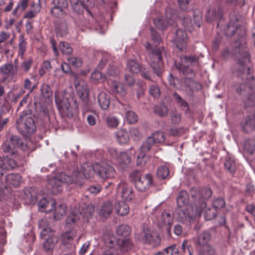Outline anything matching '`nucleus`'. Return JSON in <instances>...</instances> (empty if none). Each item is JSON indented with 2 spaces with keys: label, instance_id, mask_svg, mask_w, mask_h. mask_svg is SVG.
I'll return each mask as SVG.
<instances>
[{
  "label": "nucleus",
  "instance_id": "f257e3e1",
  "mask_svg": "<svg viewBox=\"0 0 255 255\" xmlns=\"http://www.w3.org/2000/svg\"><path fill=\"white\" fill-rule=\"evenodd\" d=\"M232 53L237 61L234 66V74L238 77H247L246 82L241 84L237 88L236 91L239 94L247 96L245 102L246 107L253 106L255 105V78L250 75L247 63L250 61V57L242 36L239 42L235 44Z\"/></svg>",
  "mask_w": 255,
  "mask_h": 255
},
{
  "label": "nucleus",
  "instance_id": "864d4df0",
  "mask_svg": "<svg viewBox=\"0 0 255 255\" xmlns=\"http://www.w3.org/2000/svg\"><path fill=\"white\" fill-rule=\"evenodd\" d=\"M245 150L250 154H253L255 150V141L254 140L249 139L244 143Z\"/></svg>",
  "mask_w": 255,
  "mask_h": 255
},
{
  "label": "nucleus",
  "instance_id": "7ed1b4c3",
  "mask_svg": "<svg viewBox=\"0 0 255 255\" xmlns=\"http://www.w3.org/2000/svg\"><path fill=\"white\" fill-rule=\"evenodd\" d=\"M207 204L202 202L200 208L197 207L196 202L195 204L192 203L188 207H177L175 213L176 218L181 222L188 221L191 223L196 217L201 216Z\"/></svg>",
  "mask_w": 255,
  "mask_h": 255
},
{
  "label": "nucleus",
  "instance_id": "a878e982",
  "mask_svg": "<svg viewBox=\"0 0 255 255\" xmlns=\"http://www.w3.org/2000/svg\"><path fill=\"white\" fill-rule=\"evenodd\" d=\"M242 127L243 130L246 132L255 130V115L247 117Z\"/></svg>",
  "mask_w": 255,
  "mask_h": 255
},
{
  "label": "nucleus",
  "instance_id": "0e129e2a",
  "mask_svg": "<svg viewBox=\"0 0 255 255\" xmlns=\"http://www.w3.org/2000/svg\"><path fill=\"white\" fill-rule=\"evenodd\" d=\"M155 112L160 117H165L167 115V109L164 106H159L155 107Z\"/></svg>",
  "mask_w": 255,
  "mask_h": 255
},
{
  "label": "nucleus",
  "instance_id": "c756f323",
  "mask_svg": "<svg viewBox=\"0 0 255 255\" xmlns=\"http://www.w3.org/2000/svg\"><path fill=\"white\" fill-rule=\"evenodd\" d=\"M57 242L58 239L56 236L49 237L43 243V248L46 252H51Z\"/></svg>",
  "mask_w": 255,
  "mask_h": 255
},
{
  "label": "nucleus",
  "instance_id": "a19ab883",
  "mask_svg": "<svg viewBox=\"0 0 255 255\" xmlns=\"http://www.w3.org/2000/svg\"><path fill=\"white\" fill-rule=\"evenodd\" d=\"M211 236L210 234L207 232H204L201 234L197 239V243L201 246H207L208 243L210 240Z\"/></svg>",
  "mask_w": 255,
  "mask_h": 255
},
{
  "label": "nucleus",
  "instance_id": "a211bd4d",
  "mask_svg": "<svg viewBox=\"0 0 255 255\" xmlns=\"http://www.w3.org/2000/svg\"><path fill=\"white\" fill-rule=\"evenodd\" d=\"M152 184V176L150 174L143 176L135 183V187L140 192H145L148 190Z\"/></svg>",
  "mask_w": 255,
  "mask_h": 255
},
{
  "label": "nucleus",
  "instance_id": "6e6d98bb",
  "mask_svg": "<svg viewBox=\"0 0 255 255\" xmlns=\"http://www.w3.org/2000/svg\"><path fill=\"white\" fill-rule=\"evenodd\" d=\"M214 249L210 245L202 247L199 252V255H214Z\"/></svg>",
  "mask_w": 255,
  "mask_h": 255
},
{
  "label": "nucleus",
  "instance_id": "13d9d810",
  "mask_svg": "<svg viewBox=\"0 0 255 255\" xmlns=\"http://www.w3.org/2000/svg\"><path fill=\"white\" fill-rule=\"evenodd\" d=\"M40 91L42 96L46 98H49L52 95V91L49 86L47 84L42 85Z\"/></svg>",
  "mask_w": 255,
  "mask_h": 255
},
{
  "label": "nucleus",
  "instance_id": "7c9ffc66",
  "mask_svg": "<svg viewBox=\"0 0 255 255\" xmlns=\"http://www.w3.org/2000/svg\"><path fill=\"white\" fill-rule=\"evenodd\" d=\"M116 136L117 140L121 144H126L129 140L128 133L124 129H121L117 131Z\"/></svg>",
  "mask_w": 255,
  "mask_h": 255
},
{
  "label": "nucleus",
  "instance_id": "de8ad7c7",
  "mask_svg": "<svg viewBox=\"0 0 255 255\" xmlns=\"http://www.w3.org/2000/svg\"><path fill=\"white\" fill-rule=\"evenodd\" d=\"M224 166L225 168L231 173H234L236 171V163L234 160L230 157L226 158Z\"/></svg>",
  "mask_w": 255,
  "mask_h": 255
},
{
  "label": "nucleus",
  "instance_id": "0eeeda50",
  "mask_svg": "<svg viewBox=\"0 0 255 255\" xmlns=\"http://www.w3.org/2000/svg\"><path fill=\"white\" fill-rule=\"evenodd\" d=\"M176 18V11L168 7L165 10V19L161 18H155L154 20V23L157 28L163 30L169 25H174L175 24Z\"/></svg>",
  "mask_w": 255,
  "mask_h": 255
},
{
  "label": "nucleus",
  "instance_id": "9d476101",
  "mask_svg": "<svg viewBox=\"0 0 255 255\" xmlns=\"http://www.w3.org/2000/svg\"><path fill=\"white\" fill-rule=\"evenodd\" d=\"M18 66L12 64H5L0 68V81L2 83L13 80L17 75Z\"/></svg>",
  "mask_w": 255,
  "mask_h": 255
},
{
  "label": "nucleus",
  "instance_id": "cd10ccee",
  "mask_svg": "<svg viewBox=\"0 0 255 255\" xmlns=\"http://www.w3.org/2000/svg\"><path fill=\"white\" fill-rule=\"evenodd\" d=\"M2 148L3 152L8 155V156L16 157L17 151L9 141L6 139L5 142L2 144Z\"/></svg>",
  "mask_w": 255,
  "mask_h": 255
},
{
  "label": "nucleus",
  "instance_id": "3c124183",
  "mask_svg": "<svg viewBox=\"0 0 255 255\" xmlns=\"http://www.w3.org/2000/svg\"><path fill=\"white\" fill-rule=\"evenodd\" d=\"M117 159L119 163L124 165L128 164L130 162V156L125 152H121Z\"/></svg>",
  "mask_w": 255,
  "mask_h": 255
},
{
  "label": "nucleus",
  "instance_id": "412c9836",
  "mask_svg": "<svg viewBox=\"0 0 255 255\" xmlns=\"http://www.w3.org/2000/svg\"><path fill=\"white\" fill-rule=\"evenodd\" d=\"M37 192L35 188H26L23 191V198L25 204H34L37 200Z\"/></svg>",
  "mask_w": 255,
  "mask_h": 255
},
{
  "label": "nucleus",
  "instance_id": "39448f33",
  "mask_svg": "<svg viewBox=\"0 0 255 255\" xmlns=\"http://www.w3.org/2000/svg\"><path fill=\"white\" fill-rule=\"evenodd\" d=\"M17 128L19 132L25 137L34 132L36 126L31 110H27L20 116L17 121Z\"/></svg>",
  "mask_w": 255,
  "mask_h": 255
},
{
  "label": "nucleus",
  "instance_id": "a18cd8bd",
  "mask_svg": "<svg viewBox=\"0 0 255 255\" xmlns=\"http://www.w3.org/2000/svg\"><path fill=\"white\" fill-rule=\"evenodd\" d=\"M156 174L158 178L165 179L169 175V168L165 165H161L157 169Z\"/></svg>",
  "mask_w": 255,
  "mask_h": 255
},
{
  "label": "nucleus",
  "instance_id": "5701e85b",
  "mask_svg": "<svg viewBox=\"0 0 255 255\" xmlns=\"http://www.w3.org/2000/svg\"><path fill=\"white\" fill-rule=\"evenodd\" d=\"M222 15V11L219 5H216L211 6L207 12V20L210 22L218 19L221 18Z\"/></svg>",
  "mask_w": 255,
  "mask_h": 255
},
{
  "label": "nucleus",
  "instance_id": "ea45409f",
  "mask_svg": "<svg viewBox=\"0 0 255 255\" xmlns=\"http://www.w3.org/2000/svg\"><path fill=\"white\" fill-rule=\"evenodd\" d=\"M111 88L114 93L119 94L121 96L126 94V91L124 85L117 81H113L111 83Z\"/></svg>",
  "mask_w": 255,
  "mask_h": 255
},
{
  "label": "nucleus",
  "instance_id": "473e14b6",
  "mask_svg": "<svg viewBox=\"0 0 255 255\" xmlns=\"http://www.w3.org/2000/svg\"><path fill=\"white\" fill-rule=\"evenodd\" d=\"M57 35L65 36L68 33L67 24L65 20L59 21L55 26Z\"/></svg>",
  "mask_w": 255,
  "mask_h": 255
},
{
  "label": "nucleus",
  "instance_id": "f704fd0d",
  "mask_svg": "<svg viewBox=\"0 0 255 255\" xmlns=\"http://www.w3.org/2000/svg\"><path fill=\"white\" fill-rule=\"evenodd\" d=\"M155 141L152 137L149 136L142 143L139 148V152L147 153L150 150L152 146L155 144Z\"/></svg>",
  "mask_w": 255,
  "mask_h": 255
},
{
  "label": "nucleus",
  "instance_id": "6ab92c4d",
  "mask_svg": "<svg viewBox=\"0 0 255 255\" xmlns=\"http://www.w3.org/2000/svg\"><path fill=\"white\" fill-rule=\"evenodd\" d=\"M187 38V34L184 30L181 29L176 30L174 41L180 50L182 51L185 48Z\"/></svg>",
  "mask_w": 255,
  "mask_h": 255
},
{
  "label": "nucleus",
  "instance_id": "b1692460",
  "mask_svg": "<svg viewBox=\"0 0 255 255\" xmlns=\"http://www.w3.org/2000/svg\"><path fill=\"white\" fill-rule=\"evenodd\" d=\"M81 219H82V217L79 215V212L75 211L67 217L66 220V227L69 229L73 228L75 225L79 223Z\"/></svg>",
  "mask_w": 255,
  "mask_h": 255
},
{
  "label": "nucleus",
  "instance_id": "c85d7f7f",
  "mask_svg": "<svg viewBox=\"0 0 255 255\" xmlns=\"http://www.w3.org/2000/svg\"><path fill=\"white\" fill-rule=\"evenodd\" d=\"M189 202V196L186 191H181L177 198V204L178 207H188Z\"/></svg>",
  "mask_w": 255,
  "mask_h": 255
},
{
  "label": "nucleus",
  "instance_id": "9b49d317",
  "mask_svg": "<svg viewBox=\"0 0 255 255\" xmlns=\"http://www.w3.org/2000/svg\"><path fill=\"white\" fill-rule=\"evenodd\" d=\"M194 21L188 16L184 17L181 20V23L184 28L189 31H192L195 27H199L202 21V14L199 10L194 12Z\"/></svg>",
  "mask_w": 255,
  "mask_h": 255
},
{
  "label": "nucleus",
  "instance_id": "79ce46f5",
  "mask_svg": "<svg viewBox=\"0 0 255 255\" xmlns=\"http://www.w3.org/2000/svg\"><path fill=\"white\" fill-rule=\"evenodd\" d=\"M54 218L55 220H60L66 214V206L64 204H60L56 208L55 207Z\"/></svg>",
  "mask_w": 255,
  "mask_h": 255
},
{
  "label": "nucleus",
  "instance_id": "f03ea898",
  "mask_svg": "<svg viewBox=\"0 0 255 255\" xmlns=\"http://www.w3.org/2000/svg\"><path fill=\"white\" fill-rule=\"evenodd\" d=\"M81 175L78 174L76 179H74L71 176L63 172L57 174L56 176L48 179V188L51 194L57 195L62 191L64 183L67 184H75L77 186H82L81 182Z\"/></svg>",
  "mask_w": 255,
  "mask_h": 255
},
{
  "label": "nucleus",
  "instance_id": "774afa93",
  "mask_svg": "<svg viewBox=\"0 0 255 255\" xmlns=\"http://www.w3.org/2000/svg\"><path fill=\"white\" fill-rule=\"evenodd\" d=\"M216 216V211L214 208L207 209L205 211V217L206 220H210Z\"/></svg>",
  "mask_w": 255,
  "mask_h": 255
},
{
  "label": "nucleus",
  "instance_id": "09e8293b",
  "mask_svg": "<svg viewBox=\"0 0 255 255\" xmlns=\"http://www.w3.org/2000/svg\"><path fill=\"white\" fill-rule=\"evenodd\" d=\"M105 121L107 126L110 128H116L119 124V119L114 116H108Z\"/></svg>",
  "mask_w": 255,
  "mask_h": 255
},
{
  "label": "nucleus",
  "instance_id": "dca6fc26",
  "mask_svg": "<svg viewBox=\"0 0 255 255\" xmlns=\"http://www.w3.org/2000/svg\"><path fill=\"white\" fill-rule=\"evenodd\" d=\"M135 239L137 240L142 241L145 243L150 244L153 247L160 244V240L159 236L155 233H151L148 230H144L141 237L135 236Z\"/></svg>",
  "mask_w": 255,
  "mask_h": 255
},
{
  "label": "nucleus",
  "instance_id": "ddd939ff",
  "mask_svg": "<svg viewBox=\"0 0 255 255\" xmlns=\"http://www.w3.org/2000/svg\"><path fill=\"white\" fill-rule=\"evenodd\" d=\"M94 173H96V171L95 169V164L92 166L87 164H84L81 167L80 170L78 167L74 169L71 176L74 179H76V177L78 176V174L81 175V182L82 185L83 177H84L87 179L90 178L93 176Z\"/></svg>",
  "mask_w": 255,
  "mask_h": 255
},
{
  "label": "nucleus",
  "instance_id": "423d86ee",
  "mask_svg": "<svg viewBox=\"0 0 255 255\" xmlns=\"http://www.w3.org/2000/svg\"><path fill=\"white\" fill-rule=\"evenodd\" d=\"M105 242L108 248H117L124 253L131 250L133 247L132 242L128 238L117 239L114 236H109L105 239Z\"/></svg>",
  "mask_w": 255,
  "mask_h": 255
},
{
  "label": "nucleus",
  "instance_id": "e433bc0d",
  "mask_svg": "<svg viewBox=\"0 0 255 255\" xmlns=\"http://www.w3.org/2000/svg\"><path fill=\"white\" fill-rule=\"evenodd\" d=\"M115 209L119 215L125 216L128 213L129 208L125 202H119L116 204Z\"/></svg>",
  "mask_w": 255,
  "mask_h": 255
},
{
  "label": "nucleus",
  "instance_id": "4be33fe9",
  "mask_svg": "<svg viewBox=\"0 0 255 255\" xmlns=\"http://www.w3.org/2000/svg\"><path fill=\"white\" fill-rule=\"evenodd\" d=\"M76 88L80 98L87 103L89 98V89L88 85L84 81H80L77 85H76Z\"/></svg>",
  "mask_w": 255,
  "mask_h": 255
},
{
  "label": "nucleus",
  "instance_id": "4c0bfd02",
  "mask_svg": "<svg viewBox=\"0 0 255 255\" xmlns=\"http://www.w3.org/2000/svg\"><path fill=\"white\" fill-rule=\"evenodd\" d=\"M130 233L131 230L130 227L126 225H121L116 230L117 235L121 236L122 238H128Z\"/></svg>",
  "mask_w": 255,
  "mask_h": 255
},
{
  "label": "nucleus",
  "instance_id": "f8f14e48",
  "mask_svg": "<svg viewBox=\"0 0 255 255\" xmlns=\"http://www.w3.org/2000/svg\"><path fill=\"white\" fill-rule=\"evenodd\" d=\"M14 157L8 156L6 155L0 161V182L4 174L17 168L18 165Z\"/></svg>",
  "mask_w": 255,
  "mask_h": 255
},
{
  "label": "nucleus",
  "instance_id": "6e6552de",
  "mask_svg": "<svg viewBox=\"0 0 255 255\" xmlns=\"http://www.w3.org/2000/svg\"><path fill=\"white\" fill-rule=\"evenodd\" d=\"M164 51L163 48L159 47L157 49H154L150 55V65L154 73L158 76H160L163 67V63L162 60V55Z\"/></svg>",
  "mask_w": 255,
  "mask_h": 255
},
{
  "label": "nucleus",
  "instance_id": "603ef678",
  "mask_svg": "<svg viewBox=\"0 0 255 255\" xmlns=\"http://www.w3.org/2000/svg\"><path fill=\"white\" fill-rule=\"evenodd\" d=\"M59 47L62 53L64 54H70L72 53L73 51V49L69 44L66 42H60Z\"/></svg>",
  "mask_w": 255,
  "mask_h": 255
},
{
  "label": "nucleus",
  "instance_id": "c03bdc74",
  "mask_svg": "<svg viewBox=\"0 0 255 255\" xmlns=\"http://www.w3.org/2000/svg\"><path fill=\"white\" fill-rule=\"evenodd\" d=\"M7 139L15 149L18 147L22 148L23 141L19 136L15 135H11Z\"/></svg>",
  "mask_w": 255,
  "mask_h": 255
},
{
  "label": "nucleus",
  "instance_id": "2f4dec72",
  "mask_svg": "<svg viewBox=\"0 0 255 255\" xmlns=\"http://www.w3.org/2000/svg\"><path fill=\"white\" fill-rule=\"evenodd\" d=\"M98 103L102 109H107L110 104L109 96L105 92H101L98 95Z\"/></svg>",
  "mask_w": 255,
  "mask_h": 255
},
{
  "label": "nucleus",
  "instance_id": "49530a36",
  "mask_svg": "<svg viewBox=\"0 0 255 255\" xmlns=\"http://www.w3.org/2000/svg\"><path fill=\"white\" fill-rule=\"evenodd\" d=\"M76 235L75 231L71 230L67 231L62 235V244L65 245L71 242Z\"/></svg>",
  "mask_w": 255,
  "mask_h": 255
},
{
  "label": "nucleus",
  "instance_id": "20e7f679",
  "mask_svg": "<svg viewBox=\"0 0 255 255\" xmlns=\"http://www.w3.org/2000/svg\"><path fill=\"white\" fill-rule=\"evenodd\" d=\"M174 65L179 72L186 76L183 80L182 84L187 94L191 95L194 91L201 89V85L193 79L195 74L192 70L181 63L175 62Z\"/></svg>",
  "mask_w": 255,
  "mask_h": 255
},
{
  "label": "nucleus",
  "instance_id": "72a5a7b5",
  "mask_svg": "<svg viewBox=\"0 0 255 255\" xmlns=\"http://www.w3.org/2000/svg\"><path fill=\"white\" fill-rule=\"evenodd\" d=\"M181 62L175 61L176 63L182 64L188 68L189 65H196L198 64V57L195 56H184L180 58Z\"/></svg>",
  "mask_w": 255,
  "mask_h": 255
},
{
  "label": "nucleus",
  "instance_id": "1a4fd4ad",
  "mask_svg": "<svg viewBox=\"0 0 255 255\" xmlns=\"http://www.w3.org/2000/svg\"><path fill=\"white\" fill-rule=\"evenodd\" d=\"M95 169L96 174L103 179L113 177L115 174L114 169L108 161L95 164Z\"/></svg>",
  "mask_w": 255,
  "mask_h": 255
},
{
  "label": "nucleus",
  "instance_id": "052dcab7",
  "mask_svg": "<svg viewBox=\"0 0 255 255\" xmlns=\"http://www.w3.org/2000/svg\"><path fill=\"white\" fill-rule=\"evenodd\" d=\"M20 41L18 44L19 52L18 53L22 56L24 53L26 49V42H25L23 35H20L19 36Z\"/></svg>",
  "mask_w": 255,
  "mask_h": 255
},
{
  "label": "nucleus",
  "instance_id": "69168bd1",
  "mask_svg": "<svg viewBox=\"0 0 255 255\" xmlns=\"http://www.w3.org/2000/svg\"><path fill=\"white\" fill-rule=\"evenodd\" d=\"M119 73V70L114 65H110L107 72V74L112 77L118 76Z\"/></svg>",
  "mask_w": 255,
  "mask_h": 255
},
{
  "label": "nucleus",
  "instance_id": "58836bf2",
  "mask_svg": "<svg viewBox=\"0 0 255 255\" xmlns=\"http://www.w3.org/2000/svg\"><path fill=\"white\" fill-rule=\"evenodd\" d=\"M45 220H41L39 222V226L42 230L40 233V237L44 238L47 237V238L51 236H55L54 235V231H52L49 227L44 228V225L45 224Z\"/></svg>",
  "mask_w": 255,
  "mask_h": 255
},
{
  "label": "nucleus",
  "instance_id": "37998d69",
  "mask_svg": "<svg viewBox=\"0 0 255 255\" xmlns=\"http://www.w3.org/2000/svg\"><path fill=\"white\" fill-rule=\"evenodd\" d=\"M141 67L136 61L133 60H130L127 63V69L133 73L137 74L139 72Z\"/></svg>",
  "mask_w": 255,
  "mask_h": 255
},
{
  "label": "nucleus",
  "instance_id": "e2e57ef3",
  "mask_svg": "<svg viewBox=\"0 0 255 255\" xmlns=\"http://www.w3.org/2000/svg\"><path fill=\"white\" fill-rule=\"evenodd\" d=\"M69 63L75 67H79L82 65V61L79 57H72L68 59Z\"/></svg>",
  "mask_w": 255,
  "mask_h": 255
},
{
  "label": "nucleus",
  "instance_id": "4468645a",
  "mask_svg": "<svg viewBox=\"0 0 255 255\" xmlns=\"http://www.w3.org/2000/svg\"><path fill=\"white\" fill-rule=\"evenodd\" d=\"M55 100L58 108L63 114H66L68 118L73 117V113L67 98L64 97L63 94L61 96L55 95Z\"/></svg>",
  "mask_w": 255,
  "mask_h": 255
},
{
  "label": "nucleus",
  "instance_id": "393cba45",
  "mask_svg": "<svg viewBox=\"0 0 255 255\" xmlns=\"http://www.w3.org/2000/svg\"><path fill=\"white\" fill-rule=\"evenodd\" d=\"M95 211V207L93 204H89L83 207L82 211L79 212V215L81 216L84 221H87L90 218H91Z\"/></svg>",
  "mask_w": 255,
  "mask_h": 255
},
{
  "label": "nucleus",
  "instance_id": "680f3d73",
  "mask_svg": "<svg viewBox=\"0 0 255 255\" xmlns=\"http://www.w3.org/2000/svg\"><path fill=\"white\" fill-rule=\"evenodd\" d=\"M173 96L176 103L182 107L188 108V105L187 103L183 100L182 97L177 93L175 92L173 94Z\"/></svg>",
  "mask_w": 255,
  "mask_h": 255
},
{
  "label": "nucleus",
  "instance_id": "338daca9",
  "mask_svg": "<svg viewBox=\"0 0 255 255\" xmlns=\"http://www.w3.org/2000/svg\"><path fill=\"white\" fill-rule=\"evenodd\" d=\"M126 118L130 124L134 123L137 121V116L132 111H127L126 113Z\"/></svg>",
  "mask_w": 255,
  "mask_h": 255
},
{
  "label": "nucleus",
  "instance_id": "c9c22d12",
  "mask_svg": "<svg viewBox=\"0 0 255 255\" xmlns=\"http://www.w3.org/2000/svg\"><path fill=\"white\" fill-rule=\"evenodd\" d=\"M113 210V205L110 202L104 203L101 206L99 213L104 217L110 216Z\"/></svg>",
  "mask_w": 255,
  "mask_h": 255
},
{
  "label": "nucleus",
  "instance_id": "f3484780",
  "mask_svg": "<svg viewBox=\"0 0 255 255\" xmlns=\"http://www.w3.org/2000/svg\"><path fill=\"white\" fill-rule=\"evenodd\" d=\"M117 189L123 200L128 201L132 199V189L126 182L123 181L119 183Z\"/></svg>",
  "mask_w": 255,
  "mask_h": 255
},
{
  "label": "nucleus",
  "instance_id": "bb28decb",
  "mask_svg": "<svg viewBox=\"0 0 255 255\" xmlns=\"http://www.w3.org/2000/svg\"><path fill=\"white\" fill-rule=\"evenodd\" d=\"M5 180L8 184L16 187L21 183V177L17 173H10L5 176Z\"/></svg>",
  "mask_w": 255,
  "mask_h": 255
},
{
  "label": "nucleus",
  "instance_id": "aec40b11",
  "mask_svg": "<svg viewBox=\"0 0 255 255\" xmlns=\"http://www.w3.org/2000/svg\"><path fill=\"white\" fill-rule=\"evenodd\" d=\"M56 202L53 199H42L38 203V208L40 212L48 213L55 209Z\"/></svg>",
  "mask_w": 255,
  "mask_h": 255
},
{
  "label": "nucleus",
  "instance_id": "4d7b16f0",
  "mask_svg": "<svg viewBox=\"0 0 255 255\" xmlns=\"http://www.w3.org/2000/svg\"><path fill=\"white\" fill-rule=\"evenodd\" d=\"M146 153L139 152L137 157L136 164L138 166H143L148 160L149 158L145 156Z\"/></svg>",
  "mask_w": 255,
  "mask_h": 255
},
{
  "label": "nucleus",
  "instance_id": "5fc2aeb1",
  "mask_svg": "<svg viewBox=\"0 0 255 255\" xmlns=\"http://www.w3.org/2000/svg\"><path fill=\"white\" fill-rule=\"evenodd\" d=\"M240 28H241L238 27L237 25H235L234 24L230 22L225 28V32L227 36H231L234 34L236 30H238Z\"/></svg>",
  "mask_w": 255,
  "mask_h": 255
},
{
  "label": "nucleus",
  "instance_id": "2eb2a0df",
  "mask_svg": "<svg viewBox=\"0 0 255 255\" xmlns=\"http://www.w3.org/2000/svg\"><path fill=\"white\" fill-rule=\"evenodd\" d=\"M212 194V191L209 188H203L200 190L198 193L196 192V190L192 189L191 191V197L195 199L192 203L195 204L197 203V207H200L201 203L205 202L206 204V200L209 199Z\"/></svg>",
  "mask_w": 255,
  "mask_h": 255
},
{
  "label": "nucleus",
  "instance_id": "bf43d9fd",
  "mask_svg": "<svg viewBox=\"0 0 255 255\" xmlns=\"http://www.w3.org/2000/svg\"><path fill=\"white\" fill-rule=\"evenodd\" d=\"M151 40L154 43L155 46L159 44L161 41L160 36L157 32L152 27L150 28Z\"/></svg>",
  "mask_w": 255,
  "mask_h": 255
},
{
  "label": "nucleus",
  "instance_id": "8fccbe9b",
  "mask_svg": "<svg viewBox=\"0 0 255 255\" xmlns=\"http://www.w3.org/2000/svg\"><path fill=\"white\" fill-rule=\"evenodd\" d=\"M154 139L155 143H161L165 140V135L164 133L160 131H155L150 135Z\"/></svg>",
  "mask_w": 255,
  "mask_h": 255
}]
</instances>
